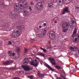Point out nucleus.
I'll list each match as a JSON object with an SVG mask.
<instances>
[{"label": "nucleus", "mask_w": 79, "mask_h": 79, "mask_svg": "<svg viewBox=\"0 0 79 79\" xmlns=\"http://www.w3.org/2000/svg\"><path fill=\"white\" fill-rule=\"evenodd\" d=\"M35 61H30V62L29 64H30L31 65H33L34 66H37L38 64H39V62H37V60H35Z\"/></svg>", "instance_id": "obj_7"}, {"label": "nucleus", "mask_w": 79, "mask_h": 79, "mask_svg": "<svg viewBox=\"0 0 79 79\" xmlns=\"http://www.w3.org/2000/svg\"><path fill=\"white\" fill-rule=\"evenodd\" d=\"M24 26L22 25H19L16 27V29L18 30H16L15 32L13 33L11 37H18L20 36L22 33V29L24 28Z\"/></svg>", "instance_id": "obj_1"}, {"label": "nucleus", "mask_w": 79, "mask_h": 79, "mask_svg": "<svg viewBox=\"0 0 79 79\" xmlns=\"http://www.w3.org/2000/svg\"><path fill=\"white\" fill-rule=\"evenodd\" d=\"M57 79H62L61 78H60V77H57Z\"/></svg>", "instance_id": "obj_37"}, {"label": "nucleus", "mask_w": 79, "mask_h": 79, "mask_svg": "<svg viewBox=\"0 0 79 79\" xmlns=\"http://www.w3.org/2000/svg\"><path fill=\"white\" fill-rule=\"evenodd\" d=\"M12 56H15V53H12Z\"/></svg>", "instance_id": "obj_35"}, {"label": "nucleus", "mask_w": 79, "mask_h": 79, "mask_svg": "<svg viewBox=\"0 0 79 79\" xmlns=\"http://www.w3.org/2000/svg\"><path fill=\"white\" fill-rule=\"evenodd\" d=\"M44 65L46 66V67H47L48 68V69H50V70H51V71H53V69H52V68H51L50 66H49L48 64H44Z\"/></svg>", "instance_id": "obj_16"}, {"label": "nucleus", "mask_w": 79, "mask_h": 79, "mask_svg": "<svg viewBox=\"0 0 79 79\" xmlns=\"http://www.w3.org/2000/svg\"><path fill=\"white\" fill-rule=\"evenodd\" d=\"M48 6L49 7V8H53L55 6V5L52 2H49V3L48 4Z\"/></svg>", "instance_id": "obj_13"}, {"label": "nucleus", "mask_w": 79, "mask_h": 79, "mask_svg": "<svg viewBox=\"0 0 79 79\" xmlns=\"http://www.w3.org/2000/svg\"><path fill=\"white\" fill-rule=\"evenodd\" d=\"M19 54H18L17 56H16V58H19Z\"/></svg>", "instance_id": "obj_29"}, {"label": "nucleus", "mask_w": 79, "mask_h": 79, "mask_svg": "<svg viewBox=\"0 0 79 79\" xmlns=\"http://www.w3.org/2000/svg\"><path fill=\"white\" fill-rule=\"evenodd\" d=\"M29 9L30 10V11H32V9H31V7H29Z\"/></svg>", "instance_id": "obj_33"}, {"label": "nucleus", "mask_w": 79, "mask_h": 79, "mask_svg": "<svg viewBox=\"0 0 79 79\" xmlns=\"http://www.w3.org/2000/svg\"><path fill=\"white\" fill-rule=\"evenodd\" d=\"M43 51L44 52H45V53L47 52V50L44 49L43 50Z\"/></svg>", "instance_id": "obj_31"}, {"label": "nucleus", "mask_w": 79, "mask_h": 79, "mask_svg": "<svg viewBox=\"0 0 79 79\" xmlns=\"http://www.w3.org/2000/svg\"><path fill=\"white\" fill-rule=\"evenodd\" d=\"M40 49L41 50H44V49H43V48H40Z\"/></svg>", "instance_id": "obj_39"}, {"label": "nucleus", "mask_w": 79, "mask_h": 79, "mask_svg": "<svg viewBox=\"0 0 79 79\" xmlns=\"http://www.w3.org/2000/svg\"><path fill=\"white\" fill-rule=\"evenodd\" d=\"M41 27H42V26H39V28H41Z\"/></svg>", "instance_id": "obj_41"}, {"label": "nucleus", "mask_w": 79, "mask_h": 79, "mask_svg": "<svg viewBox=\"0 0 79 79\" xmlns=\"http://www.w3.org/2000/svg\"><path fill=\"white\" fill-rule=\"evenodd\" d=\"M14 9L16 10L17 12L19 13L21 11V10L23 9V3L21 2H19V6L16 5L15 6Z\"/></svg>", "instance_id": "obj_3"}, {"label": "nucleus", "mask_w": 79, "mask_h": 79, "mask_svg": "<svg viewBox=\"0 0 79 79\" xmlns=\"http://www.w3.org/2000/svg\"><path fill=\"white\" fill-rule=\"evenodd\" d=\"M27 49L26 48H25L24 52H25V53H27Z\"/></svg>", "instance_id": "obj_28"}, {"label": "nucleus", "mask_w": 79, "mask_h": 79, "mask_svg": "<svg viewBox=\"0 0 79 79\" xmlns=\"http://www.w3.org/2000/svg\"><path fill=\"white\" fill-rule=\"evenodd\" d=\"M69 12V7H66L64 9H63V12H62V15H64L66 13H68Z\"/></svg>", "instance_id": "obj_11"}, {"label": "nucleus", "mask_w": 79, "mask_h": 79, "mask_svg": "<svg viewBox=\"0 0 79 79\" xmlns=\"http://www.w3.org/2000/svg\"><path fill=\"white\" fill-rule=\"evenodd\" d=\"M42 75H43V74H42Z\"/></svg>", "instance_id": "obj_43"}, {"label": "nucleus", "mask_w": 79, "mask_h": 79, "mask_svg": "<svg viewBox=\"0 0 79 79\" xmlns=\"http://www.w3.org/2000/svg\"><path fill=\"white\" fill-rule=\"evenodd\" d=\"M44 26H46L47 25L46 24V23H44Z\"/></svg>", "instance_id": "obj_38"}, {"label": "nucleus", "mask_w": 79, "mask_h": 79, "mask_svg": "<svg viewBox=\"0 0 79 79\" xmlns=\"http://www.w3.org/2000/svg\"><path fill=\"white\" fill-rule=\"evenodd\" d=\"M22 0H17V1H18V2H21V1H22ZM24 2H26V0H23Z\"/></svg>", "instance_id": "obj_30"}, {"label": "nucleus", "mask_w": 79, "mask_h": 79, "mask_svg": "<svg viewBox=\"0 0 79 79\" xmlns=\"http://www.w3.org/2000/svg\"><path fill=\"white\" fill-rule=\"evenodd\" d=\"M8 53L10 56H12V52L11 51H9L8 52Z\"/></svg>", "instance_id": "obj_21"}, {"label": "nucleus", "mask_w": 79, "mask_h": 79, "mask_svg": "<svg viewBox=\"0 0 79 79\" xmlns=\"http://www.w3.org/2000/svg\"><path fill=\"white\" fill-rule=\"evenodd\" d=\"M70 50H72V51H73L74 52H76V51H77V50L78 48L76 47H74L73 48V47H71L70 48Z\"/></svg>", "instance_id": "obj_14"}, {"label": "nucleus", "mask_w": 79, "mask_h": 79, "mask_svg": "<svg viewBox=\"0 0 79 79\" xmlns=\"http://www.w3.org/2000/svg\"><path fill=\"white\" fill-rule=\"evenodd\" d=\"M49 37L51 39H53L55 38V32L53 31H50Z\"/></svg>", "instance_id": "obj_8"}, {"label": "nucleus", "mask_w": 79, "mask_h": 79, "mask_svg": "<svg viewBox=\"0 0 79 79\" xmlns=\"http://www.w3.org/2000/svg\"><path fill=\"white\" fill-rule=\"evenodd\" d=\"M72 1H73V0H57V4L59 6H62V4L63 2L68 4Z\"/></svg>", "instance_id": "obj_4"}, {"label": "nucleus", "mask_w": 79, "mask_h": 79, "mask_svg": "<svg viewBox=\"0 0 79 79\" xmlns=\"http://www.w3.org/2000/svg\"><path fill=\"white\" fill-rule=\"evenodd\" d=\"M40 55H41V56H45V55L43 53H40Z\"/></svg>", "instance_id": "obj_27"}, {"label": "nucleus", "mask_w": 79, "mask_h": 79, "mask_svg": "<svg viewBox=\"0 0 79 79\" xmlns=\"http://www.w3.org/2000/svg\"><path fill=\"white\" fill-rule=\"evenodd\" d=\"M43 8V5L42 3L39 2H38L35 5V8L38 11H40Z\"/></svg>", "instance_id": "obj_5"}, {"label": "nucleus", "mask_w": 79, "mask_h": 79, "mask_svg": "<svg viewBox=\"0 0 79 79\" xmlns=\"http://www.w3.org/2000/svg\"><path fill=\"white\" fill-rule=\"evenodd\" d=\"M71 25L68 24L67 22H64L62 25V31L63 32H66L68 30V28H71Z\"/></svg>", "instance_id": "obj_2"}, {"label": "nucleus", "mask_w": 79, "mask_h": 79, "mask_svg": "<svg viewBox=\"0 0 79 79\" xmlns=\"http://www.w3.org/2000/svg\"><path fill=\"white\" fill-rule=\"evenodd\" d=\"M28 6H29V5H28V4L27 3V2H26L25 3L24 5V7L25 8H27L28 7Z\"/></svg>", "instance_id": "obj_19"}, {"label": "nucleus", "mask_w": 79, "mask_h": 79, "mask_svg": "<svg viewBox=\"0 0 79 79\" xmlns=\"http://www.w3.org/2000/svg\"><path fill=\"white\" fill-rule=\"evenodd\" d=\"M74 19L73 18L71 19V21L72 22V23H74L75 21H74Z\"/></svg>", "instance_id": "obj_23"}, {"label": "nucleus", "mask_w": 79, "mask_h": 79, "mask_svg": "<svg viewBox=\"0 0 79 79\" xmlns=\"http://www.w3.org/2000/svg\"><path fill=\"white\" fill-rule=\"evenodd\" d=\"M77 32V30L76 29H75L73 32L74 34H76Z\"/></svg>", "instance_id": "obj_24"}, {"label": "nucleus", "mask_w": 79, "mask_h": 79, "mask_svg": "<svg viewBox=\"0 0 79 79\" xmlns=\"http://www.w3.org/2000/svg\"><path fill=\"white\" fill-rule=\"evenodd\" d=\"M22 68L25 71H29L31 69V66L27 65H22Z\"/></svg>", "instance_id": "obj_9"}, {"label": "nucleus", "mask_w": 79, "mask_h": 79, "mask_svg": "<svg viewBox=\"0 0 79 79\" xmlns=\"http://www.w3.org/2000/svg\"><path fill=\"white\" fill-rule=\"evenodd\" d=\"M78 9H79V7H76L75 10H78Z\"/></svg>", "instance_id": "obj_34"}, {"label": "nucleus", "mask_w": 79, "mask_h": 79, "mask_svg": "<svg viewBox=\"0 0 79 79\" xmlns=\"http://www.w3.org/2000/svg\"><path fill=\"white\" fill-rule=\"evenodd\" d=\"M11 63H13V62H10Z\"/></svg>", "instance_id": "obj_42"}, {"label": "nucleus", "mask_w": 79, "mask_h": 79, "mask_svg": "<svg viewBox=\"0 0 79 79\" xmlns=\"http://www.w3.org/2000/svg\"><path fill=\"white\" fill-rule=\"evenodd\" d=\"M47 30L45 29L43 31H42L38 35L39 37L42 38L45 37V35H46V34H47Z\"/></svg>", "instance_id": "obj_6"}, {"label": "nucleus", "mask_w": 79, "mask_h": 79, "mask_svg": "<svg viewBox=\"0 0 79 79\" xmlns=\"http://www.w3.org/2000/svg\"><path fill=\"white\" fill-rule=\"evenodd\" d=\"M55 68H56L58 69H61V67L58 65H56L55 66Z\"/></svg>", "instance_id": "obj_20"}, {"label": "nucleus", "mask_w": 79, "mask_h": 79, "mask_svg": "<svg viewBox=\"0 0 79 79\" xmlns=\"http://www.w3.org/2000/svg\"><path fill=\"white\" fill-rule=\"evenodd\" d=\"M28 78H30V79H33V76H28Z\"/></svg>", "instance_id": "obj_22"}, {"label": "nucleus", "mask_w": 79, "mask_h": 79, "mask_svg": "<svg viewBox=\"0 0 79 79\" xmlns=\"http://www.w3.org/2000/svg\"><path fill=\"white\" fill-rule=\"evenodd\" d=\"M13 42V41H9L8 44L9 45H11V43Z\"/></svg>", "instance_id": "obj_26"}, {"label": "nucleus", "mask_w": 79, "mask_h": 79, "mask_svg": "<svg viewBox=\"0 0 79 79\" xmlns=\"http://www.w3.org/2000/svg\"><path fill=\"white\" fill-rule=\"evenodd\" d=\"M54 23H57V22L56 21H54Z\"/></svg>", "instance_id": "obj_40"}, {"label": "nucleus", "mask_w": 79, "mask_h": 79, "mask_svg": "<svg viewBox=\"0 0 79 79\" xmlns=\"http://www.w3.org/2000/svg\"><path fill=\"white\" fill-rule=\"evenodd\" d=\"M16 50L19 52H20V51H21L20 49L19 48H17Z\"/></svg>", "instance_id": "obj_25"}, {"label": "nucleus", "mask_w": 79, "mask_h": 79, "mask_svg": "<svg viewBox=\"0 0 79 79\" xmlns=\"http://www.w3.org/2000/svg\"><path fill=\"white\" fill-rule=\"evenodd\" d=\"M23 62L25 64H29V59H28V58H25L23 60Z\"/></svg>", "instance_id": "obj_15"}, {"label": "nucleus", "mask_w": 79, "mask_h": 79, "mask_svg": "<svg viewBox=\"0 0 79 79\" xmlns=\"http://www.w3.org/2000/svg\"><path fill=\"white\" fill-rule=\"evenodd\" d=\"M49 59L53 65H55V64H56V63H55V60L54 58H49Z\"/></svg>", "instance_id": "obj_12"}, {"label": "nucleus", "mask_w": 79, "mask_h": 79, "mask_svg": "<svg viewBox=\"0 0 79 79\" xmlns=\"http://www.w3.org/2000/svg\"><path fill=\"white\" fill-rule=\"evenodd\" d=\"M74 38H75V40L74 42L75 43H77V42H79V34H77L74 37Z\"/></svg>", "instance_id": "obj_10"}, {"label": "nucleus", "mask_w": 79, "mask_h": 79, "mask_svg": "<svg viewBox=\"0 0 79 79\" xmlns=\"http://www.w3.org/2000/svg\"><path fill=\"white\" fill-rule=\"evenodd\" d=\"M3 64L4 65L6 64V65H8L10 64V61H7L6 62L3 61Z\"/></svg>", "instance_id": "obj_18"}, {"label": "nucleus", "mask_w": 79, "mask_h": 79, "mask_svg": "<svg viewBox=\"0 0 79 79\" xmlns=\"http://www.w3.org/2000/svg\"><path fill=\"white\" fill-rule=\"evenodd\" d=\"M24 15L25 16H29V13L28 12V11H25L24 14Z\"/></svg>", "instance_id": "obj_17"}, {"label": "nucleus", "mask_w": 79, "mask_h": 79, "mask_svg": "<svg viewBox=\"0 0 79 79\" xmlns=\"http://www.w3.org/2000/svg\"><path fill=\"white\" fill-rule=\"evenodd\" d=\"M62 78H63L64 79H66V77L64 76L62 77Z\"/></svg>", "instance_id": "obj_36"}, {"label": "nucleus", "mask_w": 79, "mask_h": 79, "mask_svg": "<svg viewBox=\"0 0 79 79\" xmlns=\"http://www.w3.org/2000/svg\"><path fill=\"white\" fill-rule=\"evenodd\" d=\"M31 5H34V3L33 2H31Z\"/></svg>", "instance_id": "obj_32"}]
</instances>
